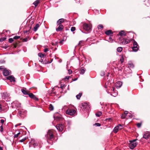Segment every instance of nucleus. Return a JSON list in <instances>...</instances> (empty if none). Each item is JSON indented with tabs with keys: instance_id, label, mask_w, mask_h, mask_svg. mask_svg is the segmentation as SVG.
Wrapping results in <instances>:
<instances>
[{
	"instance_id": "nucleus-1",
	"label": "nucleus",
	"mask_w": 150,
	"mask_h": 150,
	"mask_svg": "<svg viewBox=\"0 0 150 150\" xmlns=\"http://www.w3.org/2000/svg\"><path fill=\"white\" fill-rule=\"evenodd\" d=\"M110 83L107 81L105 83L104 87L107 88L106 91L108 93H110L111 96L115 97L117 95V91H115V88L114 87L111 88L110 87Z\"/></svg>"
},
{
	"instance_id": "nucleus-2",
	"label": "nucleus",
	"mask_w": 150,
	"mask_h": 150,
	"mask_svg": "<svg viewBox=\"0 0 150 150\" xmlns=\"http://www.w3.org/2000/svg\"><path fill=\"white\" fill-rule=\"evenodd\" d=\"M131 41V39L130 40L124 38L122 37H120L118 40V42L120 44H122L123 45H125L129 43Z\"/></svg>"
},
{
	"instance_id": "nucleus-3",
	"label": "nucleus",
	"mask_w": 150,
	"mask_h": 150,
	"mask_svg": "<svg viewBox=\"0 0 150 150\" xmlns=\"http://www.w3.org/2000/svg\"><path fill=\"white\" fill-rule=\"evenodd\" d=\"M18 111L17 115L21 117H23L25 116L27 113L26 110L21 108L18 109Z\"/></svg>"
},
{
	"instance_id": "nucleus-4",
	"label": "nucleus",
	"mask_w": 150,
	"mask_h": 150,
	"mask_svg": "<svg viewBox=\"0 0 150 150\" xmlns=\"http://www.w3.org/2000/svg\"><path fill=\"white\" fill-rule=\"evenodd\" d=\"M47 141L48 140H51L54 138V135L52 132L50 130L48 131L47 134L45 135Z\"/></svg>"
},
{
	"instance_id": "nucleus-5",
	"label": "nucleus",
	"mask_w": 150,
	"mask_h": 150,
	"mask_svg": "<svg viewBox=\"0 0 150 150\" xmlns=\"http://www.w3.org/2000/svg\"><path fill=\"white\" fill-rule=\"evenodd\" d=\"M137 140L136 139L129 141L130 143L129 144V146L131 149H133L137 146V143L136 141Z\"/></svg>"
},
{
	"instance_id": "nucleus-6",
	"label": "nucleus",
	"mask_w": 150,
	"mask_h": 150,
	"mask_svg": "<svg viewBox=\"0 0 150 150\" xmlns=\"http://www.w3.org/2000/svg\"><path fill=\"white\" fill-rule=\"evenodd\" d=\"M132 40L134 41V42L133 43V47L132 48V50L134 52H137L138 49L137 47L138 44L137 42L135 41L134 40L132 39H131V41H132Z\"/></svg>"
},
{
	"instance_id": "nucleus-7",
	"label": "nucleus",
	"mask_w": 150,
	"mask_h": 150,
	"mask_svg": "<svg viewBox=\"0 0 150 150\" xmlns=\"http://www.w3.org/2000/svg\"><path fill=\"white\" fill-rule=\"evenodd\" d=\"M76 112V111L73 109H68L66 111V113L67 114L73 115L75 114Z\"/></svg>"
},
{
	"instance_id": "nucleus-8",
	"label": "nucleus",
	"mask_w": 150,
	"mask_h": 150,
	"mask_svg": "<svg viewBox=\"0 0 150 150\" xmlns=\"http://www.w3.org/2000/svg\"><path fill=\"white\" fill-rule=\"evenodd\" d=\"M56 127L58 130L59 132H62L64 126L62 124H59L56 126Z\"/></svg>"
},
{
	"instance_id": "nucleus-9",
	"label": "nucleus",
	"mask_w": 150,
	"mask_h": 150,
	"mask_svg": "<svg viewBox=\"0 0 150 150\" xmlns=\"http://www.w3.org/2000/svg\"><path fill=\"white\" fill-rule=\"evenodd\" d=\"M8 107L7 105H6L5 106H2L0 104V112L2 111H6L8 109Z\"/></svg>"
},
{
	"instance_id": "nucleus-10",
	"label": "nucleus",
	"mask_w": 150,
	"mask_h": 150,
	"mask_svg": "<svg viewBox=\"0 0 150 150\" xmlns=\"http://www.w3.org/2000/svg\"><path fill=\"white\" fill-rule=\"evenodd\" d=\"M120 127L121 128H120V129H122V126L121 124H119L118 125L116 126L114 128L113 131V132L116 133L118 132V130L119 129L118 127Z\"/></svg>"
},
{
	"instance_id": "nucleus-11",
	"label": "nucleus",
	"mask_w": 150,
	"mask_h": 150,
	"mask_svg": "<svg viewBox=\"0 0 150 150\" xmlns=\"http://www.w3.org/2000/svg\"><path fill=\"white\" fill-rule=\"evenodd\" d=\"M83 27L84 29L87 31L90 30L91 29L90 26L87 23H84L83 24Z\"/></svg>"
},
{
	"instance_id": "nucleus-12",
	"label": "nucleus",
	"mask_w": 150,
	"mask_h": 150,
	"mask_svg": "<svg viewBox=\"0 0 150 150\" xmlns=\"http://www.w3.org/2000/svg\"><path fill=\"white\" fill-rule=\"evenodd\" d=\"M150 137V134L149 132H145L143 134V137L146 139H148Z\"/></svg>"
},
{
	"instance_id": "nucleus-13",
	"label": "nucleus",
	"mask_w": 150,
	"mask_h": 150,
	"mask_svg": "<svg viewBox=\"0 0 150 150\" xmlns=\"http://www.w3.org/2000/svg\"><path fill=\"white\" fill-rule=\"evenodd\" d=\"M3 96L5 98V99L6 100V101H9V100H8V98L7 100L6 99L8 98L9 96V94L6 92H5L3 93Z\"/></svg>"
},
{
	"instance_id": "nucleus-14",
	"label": "nucleus",
	"mask_w": 150,
	"mask_h": 150,
	"mask_svg": "<svg viewBox=\"0 0 150 150\" xmlns=\"http://www.w3.org/2000/svg\"><path fill=\"white\" fill-rule=\"evenodd\" d=\"M7 79L9 80L11 82H14L16 81L15 78L12 76H10L7 77Z\"/></svg>"
},
{
	"instance_id": "nucleus-15",
	"label": "nucleus",
	"mask_w": 150,
	"mask_h": 150,
	"mask_svg": "<svg viewBox=\"0 0 150 150\" xmlns=\"http://www.w3.org/2000/svg\"><path fill=\"white\" fill-rule=\"evenodd\" d=\"M59 25L58 27L56 29V30L57 32L61 31L64 28V27L62 25L59 24Z\"/></svg>"
},
{
	"instance_id": "nucleus-16",
	"label": "nucleus",
	"mask_w": 150,
	"mask_h": 150,
	"mask_svg": "<svg viewBox=\"0 0 150 150\" xmlns=\"http://www.w3.org/2000/svg\"><path fill=\"white\" fill-rule=\"evenodd\" d=\"M126 118L127 119L132 118L133 116L132 114H131L130 113L128 112L127 111V112L126 113Z\"/></svg>"
},
{
	"instance_id": "nucleus-17",
	"label": "nucleus",
	"mask_w": 150,
	"mask_h": 150,
	"mask_svg": "<svg viewBox=\"0 0 150 150\" xmlns=\"http://www.w3.org/2000/svg\"><path fill=\"white\" fill-rule=\"evenodd\" d=\"M64 19L62 18L59 19L57 21V25L60 24L61 23L64 22Z\"/></svg>"
},
{
	"instance_id": "nucleus-18",
	"label": "nucleus",
	"mask_w": 150,
	"mask_h": 150,
	"mask_svg": "<svg viewBox=\"0 0 150 150\" xmlns=\"http://www.w3.org/2000/svg\"><path fill=\"white\" fill-rule=\"evenodd\" d=\"M3 74L4 76H7L10 74L9 71L7 70H4L3 72Z\"/></svg>"
},
{
	"instance_id": "nucleus-19",
	"label": "nucleus",
	"mask_w": 150,
	"mask_h": 150,
	"mask_svg": "<svg viewBox=\"0 0 150 150\" xmlns=\"http://www.w3.org/2000/svg\"><path fill=\"white\" fill-rule=\"evenodd\" d=\"M13 105H15L17 107H20L21 105V104L17 101H15L13 102Z\"/></svg>"
},
{
	"instance_id": "nucleus-20",
	"label": "nucleus",
	"mask_w": 150,
	"mask_h": 150,
	"mask_svg": "<svg viewBox=\"0 0 150 150\" xmlns=\"http://www.w3.org/2000/svg\"><path fill=\"white\" fill-rule=\"evenodd\" d=\"M122 85V82L120 81H118L117 82L116 86L117 88H120L121 86Z\"/></svg>"
},
{
	"instance_id": "nucleus-21",
	"label": "nucleus",
	"mask_w": 150,
	"mask_h": 150,
	"mask_svg": "<svg viewBox=\"0 0 150 150\" xmlns=\"http://www.w3.org/2000/svg\"><path fill=\"white\" fill-rule=\"evenodd\" d=\"M118 34L119 35H120L121 36L120 37H122V36H125L126 35V33L123 30L121 31Z\"/></svg>"
},
{
	"instance_id": "nucleus-22",
	"label": "nucleus",
	"mask_w": 150,
	"mask_h": 150,
	"mask_svg": "<svg viewBox=\"0 0 150 150\" xmlns=\"http://www.w3.org/2000/svg\"><path fill=\"white\" fill-rule=\"evenodd\" d=\"M40 24L38 23L36 24L33 30L35 32L37 30L38 28L40 26Z\"/></svg>"
},
{
	"instance_id": "nucleus-23",
	"label": "nucleus",
	"mask_w": 150,
	"mask_h": 150,
	"mask_svg": "<svg viewBox=\"0 0 150 150\" xmlns=\"http://www.w3.org/2000/svg\"><path fill=\"white\" fill-rule=\"evenodd\" d=\"M126 112H127V111H126L124 113L122 114L121 116V118L122 119H124L126 117Z\"/></svg>"
},
{
	"instance_id": "nucleus-24",
	"label": "nucleus",
	"mask_w": 150,
	"mask_h": 150,
	"mask_svg": "<svg viewBox=\"0 0 150 150\" xmlns=\"http://www.w3.org/2000/svg\"><path fill=\"white\" fill-rule=\"evenodd\" d=\"M40 0H37L35 1L33 3L35 6L36 7L38 4L40 3Z\"/></svg>"
},
{
	"instance_id": "nucleus-25",
	"label": "nucleus",
	"mask_w": 150,
	"mask_h": 150,
	"mask_svg": "<svg viewBox=\"0 0 150 150\" xmlns=\"http://www.w3.org/2000/svg\"><path fill=\"white\" fill-rule=\"evenodd\" d=\"M127 65H127L128 67H130L131 68H133L134 67V65L132 63H128Z\"/></svg>"
},
{
	"instance_id": "nucleus-26",
	"label": "nucleus",
	"mask_w": 150,
	"mask_h": 150,
	"mask_svg": "<svg viewBox=\"0 0 150 150\" xmlns=\"http://www.w3.org/2000/svg\"><path fill=\"white\" fill-rule=\"evenodd\" d=\"M21 91L25 95H28V92L26 91V90L24 89H21Z\"/></svg>"
},
{
	"instance_id": "nucleus-27",
	"label": "nucleus",
	"mask_w": 150,
	"mask_h": 150,
	"mask_svg": "<svg viewBox=\"0 0 150 150\" xmlns=\"http://www.w3.org/2000/svg\"><path fill=\"white\" fill-rule=\"evenodd\" d=\"M105 33L108 35H110L112 33V31L111 30H109L105 32Z\"/></svg>"
},
{
	"instance_id": "nucleus-28",
	"label": "nucleus",
	"mask_w": 150,
	"mask_h": 150,
	"mask_svg": "<svg viewBox=\"0 0 150 150\" xmlns=\"http://www.w3.org/2000/svg\"><path fill=\"white\" fill-rule=\"evenodd\" d=\"M85 71V69H84V68H81L80 69V73L81 74H83L84 73Z\"/></svg>"
},
{
	"instance_id": "nucleus-29",
	"label": "nucleus",
	"mask_w": 150,
	"mask_h": 150,
	"mask_svg": "<svg viewBox=\"0 0 150 150\" xmlns=\"http://www.w3.org/2000/svg\"><path fill=\"white\" fill-rule=\"evenodd\" d=\"M117 50L118 52H120L122 50V48L121 47H118Z\"/></svg>"
},
{
	"instance_id": "nucleus-30",
	"label": "nucleus",
	"mask_w": 150,
	"mask_h": 150,
	"mask_svg": "<svg viewBox=\"0 0 150 150\" xmlns=\"http://www.w3.org/2000/svg\"><path fill=\"white\" fill-rule=\"evenodd\" d=\"M102 114V112H98L96 113V116L97 117H100Z\"/></svg>"
},
{
	"instance_id": "nucleus-31",
	"label": "nucleus",
	"mask_w": 150,
	"mask_h": 150,
	"mask_svg": "<svg viewBox=\"0 0 150 150\" xmlns=\"http://www.w3.org/2000/svg\"><path fill=\"white\" fill-rule=\"evenodd\" d=\"M54 107L51 104H50L49 105V109L50 110H53Z\"/></svg>"
},
{
	"instance_id": "nucleus-32",
	"label": "nucleus",
	"mask_w": 150,
	"mask_h": 150,
	"mask_svg": "<svg viewBox=\"0 0 150 150\" xmlns=\"http://www.w3.org/2000/svg\"><path fill=\"white\" fill-rule=\"evenodd\" d=\"M81 95H82V93H79V94L77 95L76 96V98L78 99H79L80 98L81 96Z\"/></svg>"
},
{
	"instance_id": "nucleus-33",
	"label": "nucleus",
	"mask_w": 150,
	"mask_h": 150,
	"mask_svg": "<svg viewBox=\"0 0 150 150\" xmlns=\"http://www.w3.org/2000/svg\"><path fill=\"white\" fill-rule=\"evenodd\" d=\"M29 96L31 98H33V97L34 96V95H33L32 93H28V94Z\"/></svg>"
},
{
	"instance_id": "nucleus-34",
	"label": "nucleus",
	"mask_w": 150,
	"mask_h": 150,
	"mask_svg": "<svg viewBox=\"0 0 150 150\" xmlns=\"http://www.w3.org/2000/svg\"><path fill=\"white\" fill-rule=\"evenodd\" d=\"M30 40V38L29 37H28L27 38H25L23 39V41L24 42H27L28 40Z\"/></svg>"
},
{
	"instance_id": "nucleus-35",
	"label": "nucleus",
	"mask_w": 150,
	"mask_h": 150,
	"mask_svg": "<svg viewBox=\"0 0 150 150\" xmlns=\"http://www.w3.org/2000/svg\"><path fill=\"white\" fill-rule=\"evenodd\" d=\"M98 29H100L103 28V26L102 25H99L98 26Z\"/></svg>"
},
{
	"instance_id": "nucleus-36",
	"label": "nucleus",
	"mask_w": 150,
	"mask_h": 150,
	"mask_svg": "<svg viewBox=\"0 0 150 150\" xmlns=\"http://www.w3.org/2000/svg\"><path fill=\"white\" fill-rule=\"evenodd\" d=\"M75 29L76 28L75 27H72L71 28V30L72 32H73L75 30Z\"/></svg>"
},
{
	"instance_id": "nucleus-37",
	"label": "nucleus",
	"mask_w": 150,
	"mask_h": 150,
	"mask_svg": "<svg viewBox=\"0 0 150 150\" xmlns=\"http://www.w3.org/2000/svg\"><path fill=\"white\" fill-rule=\"evenodd\" d=\"M113 41L112 39L110 37L108 39V41L110 42H112Z\"/></svg>"
},
{
	"instance_id": "nucleus-38",
	"label": "nucleus",
	"mask_w": 150,
	"mask_h": 150,
	"mask_svg": "<svg viewBox=\"0 0 150 150\" xmlns=\"http://www.w3.org/2000/svg\"><path fill=\"white\" fill-rule=\"evenodd\" d=\"M20 38V36H14L13 37V39H14L16 40V39H19Z\"/></svg>"
},
{
	"instance_id": "nucleus-39",
	"label": "nucleus",
	"mask_w": 150,
	"mask_h": 150,
	"mask_svg": "<svg viewBox=\"0 0 150 150\" xmlns=\"http://www.w3.org/2000/svg\"><path fill=\"white\" fill-rule=\"evenodd\" d=\"M13 39L12 38H10L9 39V42L11 43H12L13 41Z\"/></svg>"
},
{
	"instance_id": "nucleus-40",
	"label": "nucleus",
	"mask_w": 150,
	"mask_h": 150,
	"mask_svg": "<svg viewBox=\"0 0 150 150\" xmlns=\"http://www.w3.org/2000/svg\"><path fill=\"white\" fill-rule=\"evenodd\" d=\"M137 126L139 128L141 127V123H139L137 124Z\"/></svg>"
},
{
	"instance_id": "nucleus-41",
	"label": "nucleus",
	"mask_w": 150,
	"mask_h": 150,
	"mask_svg": "<svg viewBox=\"0 0 150 150\" xmlns=\"http://www.w3.org/2000/svg\"><path fill=\"white\" fill-rule=\"evenodd\" d=\"M21 134V133L20 132H18L17 134H16L14 135V137L15 138H17V137L19 135Z\"/></svg>"
},
{
	"instance_id": "nucleus-42",
	"label": "nucleus",
	"mask_w": 150,
	"mask_h": 150,
	"mask_svg": "<svg viewBox=\"0 0 150 150\" xmlns=\"http://www.w3.org/2000/svg\"><path fill=\"white\" fill-rule=\"evenodd\" d=\"M38 56L40 57H43V55L41 53H39L38 54Z\"/></svg>"
},
{
	"instance_id": "nucleus-43",
	"label": "nucleus",
	"mask_w": 150,
	"mask_h": 150,
	"mask_svg": "<svg viewBox=\"0 0 150 150\" xmlns=\"http://www.w3.org/2000/svg\"><path fill=\"white\" fill-rule=\"evenodd\" d=\"M26 139V138H24L23 139H22L20 141V142H23Z\"/></svg>"
},
{
	"instance_id": "nucleus-44",
	"label": "nucleus",
	"mask_w": 150,
	"mask_h": 150,
	"mask_svg": "<svg viewBox=\"0 0 150 150\" xmlns=\"http://www.w3.org/2000/svg\"><path fill=\"white\" fill-rule=\"evenodd\" d=\"M33 99L36 100H38V99L37 98L35 95L34 96L33 98Z\"/></svg>"
},
{
	"instance_id": "nucleus-45",
	"label": "nucleus",
	"mask_w": 150,
	"mask_h": 150,
	"mask_svg": "<svg viewBox=\"0 0 150 150\" xmlns=\"http://www.w3.org/2000/svg\"><path fill=\"white\" fill-rule=\"evenodd\" d=\"M3 126L2 125L1 127H0V131L1 132H2L3 131Z\"/></svg>"
},
{
	"instance_id": "nucleus-46",
	"label": "nucleus",
	"mask_w": 150,
	"mask_h": 150,
	"mask_svg": "<svg viewBox=\"0 0 150 150\" xmlns=\"http://www.w3.org/2000/svg\"><path fill=\"white\" fill-rule=\"evenodd\" d=\"M67 108V106L66 105H64L63 106V107L62 109V110H65L66 108Z\"/></svg>"
},
{
	"instance_id": "nucleus-47",
	"label": "nucleus",
	"mask_w": 150,
	"mask_h": 150,
	"mask_svg": "<svg viewBox=\"0 0 150 150\" xmlns=\"http://www.w3.org/2000/svg\"><path fill=\"white\" fill-rule=\"evenodd\" d=\"M95 125L99 127L100 126V124L98 123H96L95 124Z\"/></svg>"
},
{
	"instance_id": "nucleus-48",
	"label": "nucleus",
	"mask_w": 150,
	"mask_h": 150,
	"mask_svg": "<svg viewBox=\"0 0 150 150\" xmlns=\"http://www.w3.org/2000/svg\"><path fill=\"white\" fill-rule=\"evenodd\" d=\"M48 51V48H45L44 50V52H46Z\"/></svg>"
},
{
	"instance_id": "nucleus-49",
	"label": "nucleus",
	"mask_w": 150,
	"mask_h": 150,
	"mask_svg": "<svg viewBox=\"0 0 150 150\" xmlns=\"http://www.w3.org/2000/svg\"><path fill=\"white\" fill-rule=\"evenodd\" d=\"M68 73L69 74H71L72 73V71L70 69L68 70Z\"/></svg>"
},
{
	"instance_id": "nucleus-50",
	"label": "nucleus",
	"mask_w": 150,
	"mask_h": 150,
	"mask_svg": "<svg viewBox=\"0 0 150 150\" xmlns=\"http://www.w3.org/2000/svg\"><path fill=\"white\" fill-rule=\"evenodd\" d=\"M120 60L121 62H122L124 61V59L122 56L121 57Z\"/></svg>"
},
{
	"instance_id": "nucleus-51",
	"label": "nucleus",
	"mask_w": 150,
	"mask_h": 150,
	"mask_svg": "<svg viewBox=\"0 0 150 150\" xmlns=\"http://www.w3.org/2000/svg\"><path fill=\"white\" fill-rule=\"evenodd\" d=\"M64 41V40H62L60 41L59 42V43H60L62 45V44H63V42Z\"/></svg>"
},
{
	"instance_id": "nucleus-52",
	"label": "nucleus",
	"mask_w": 150,
	"mask_h": 150,
	"mask_svg": "<svg viewBox=\"0 0 150 150\" xmlns=\"http://www.w3.org/2000/svg\"><path fill=\"white\" fill-rule=\"evenodd\" d=\"M0 121H1V122L2 124L4 122V120H2V119L1 120H0Z\"/></svg>"
},
{
	"instance_id": "nucleus-53",
	"label": "nucleus",
	"mask_w": 150,
	"mask_h": 150,
	"mask_svg": "<svg viewBox=\"0 0 150 150\" xmlns=\"http://www.w3.org/2000/svg\"><path fill=\"white\" fill-rule=\"evenodd\" d=\"M69 78H70V76H67L65 77V79H67V80H69Z\"/></svg>"
},
{
	"instance_id": "nucleus-54",
	"label": "nucleus",
	"mask_w": 150,
	"mask_h": 150,
	"mask_svg": "<svg viewBox=\"0 0 150 150\" xmlns=\"http://www.w3.org/2000/svg\"><path fill=\"white\" fill-rule=\"evenodd\" d=\"M4 69V67L3 66L0 67V70Z\"/></svg>"
},
{
	"instance_id": "nucleus-55",
	"label": "nucleus",
	"mask_w": 150,
	"mask_h": 150,
	"mask_svg": "<svg viewBox=\"0 0 150 150\" xmlns=\"http://www.w3.org/2000/svg\"><path fill=\"white\" fill-rule=\"evenodd\" d=\"M0 62L1 63H4L5 62V61L4 60L1 61Z\"/></svg>"
},
{
	"instance_id": "nucleus-56",
	"label": "nucleus",
	"mask_w": 150,
	"mask_h": 150,
	"mask_svg": "<svg viewBox=\"0 0 150 150\" xmlns=\"http://www.w3.org/2000/svg\"><path fill=\"white\" fill-rule=\"evenodd\" d=\"M34 146V147H35V146H37L38 145V144L37 143H34L33 144Z\"/></svg>"
},
{
	"instance_id": "nucleus-57",
	"label": "nucleus",
	"mask_w": 150,
	"mask_h": 150,
	"mask_svg": "<svg viewBox=\"0 0 150 150\" xmlns=\"http://www.w3.org/2000/svg\"><path fill=\"white\" fill-rule=\"evenodd\" d=\"M82 42V41H80L79 42L78 45H80Z\"/></svg>"
},
{
	"instance_id": "nucleus-58",
	"label": "nucleus",
	"mask_w": 150,
	"mask_h": 150,
	"mask_svg": "<svg viewBox=\"0 0 150 150\" xmlns=\"http://www.w3.org/2000/svg\"><path fill=\"white\" fill-rule=\"evenodd\" d=\"M0 150H3V149L0 146Z\"/></svg>"
},
{
	"instance_id": "nucleus-59",
	"label": "nucleus",
	"mask_w": 150,
	"mask_h": 150,
	"mask_svg": "<svg viewBox=\"0 0 150 150\" xmlns=\"http://www.w3.org/2000/svg\"><path fill=\"white\" fill-rule=\"evenodd\" d=\"M77 79V78L75 79L74 80H73V81H75Z\"/></svg>"
},
{
	"instance_id": "nucleus-60",
	"label": "nucleus",
	"mask_w": 150,
	"mask_h": 150,
	"mask_svg": "<svg viewBox=\"0 0 150 150\" xmlns=\"http://www.w3.org/2000/svg\"><path fill=\"white\" fill-rule=\"evenodd\" d=\"M57 118H58V120H59L60 119V117H57Z\"/></svg>"
},
{
	"instance_id": "nucleus-61",
	"label": "nucleus",
	"mask_w": 150,
	"mask_h": 150,
	"mask_svg": "<svg viewBox=\"0 0 150 150\" xmlns=\"http://www.w3.org/2000/svg\"><path fill=\"white\" fill-rule=\"evenodd\" d=\"M57 44H58V42H55V44L57 45Z\"/></svg>"
},
{
	"instance_id": "nucleus-62",
	"label": "nucleus",
	"mask_w": 150,
	"mask_h": 150,
	"mask_svg": "<svg viewBox=\"0 0 150 150\" xmlns=\"http://www.w3.org/2000/svg\"><path fill=\"white\" fill-rule=\"evenodd\" d=\"M120 128H121V127H118L119 129H120Z\"/></svg>"
},
{
	"instance_id": "nucleus-63",
	"label": "nucleus",
	"mask_w": 150,
	"mask_h": 150,
	"mask_svg": "<svg viewBox=\"0 0 150 150\" xmlns=\"http://www.w3.org/2000/svg\"><path fill=\"white\" fill-rule=\"evenodd\" d=\"M52 45H54V43H52Z\"/></svg>"
}]
</instances>
